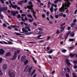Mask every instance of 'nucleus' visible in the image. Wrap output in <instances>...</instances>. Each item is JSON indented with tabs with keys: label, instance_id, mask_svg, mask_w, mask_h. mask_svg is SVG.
Returning a JSON list of instances; mask_svg holds the SVG:
<instances>
[{
	"label": "nucleus",
	"instance_id": "f257e3e1",
	"mask_svg": "<svg viewBox=\"0 0 77 77\" xmlns=\"http://www.w3.org/2000/svg\"><path fill=\"white\" fill-rule=\"evenodd\" d=\"M64 1H66L65 4V5L63 4L62 7L60 8L59 11L60 12H63L65 10L67 9V8H66V7H67V8L69 7V5L71 3L69 2L68 0H64Z\"/></svg>",
	"mask_w": 77,
	"mask_h": 77
},
{
	"label": "nucleus",
	"instance_id": "f03ea898",
	"mask_svg": "<svg viewBox=\"0 0 77 77\" xmlns=\"http://www.w3.org/2000/svg\"><path fill=\"white\" fill-rule=\"evenodd\" d=\"M28 3L29 5H31V6H27V8L31 10L32 13H33V16L34 17V18H35V19H37V17L36 16L35 14H36V12H34V10L32 8V7H33V5H32V2L29 1Z\"/></svg>",
	"mask_w": 77,
	"mask_h": 77
},
{
	"label": "nucleus",
	"instance_id": "7ed1b4c3",
	"mask_svg": "<svg viewBox=\"0 0 77 77\" xmlns=\"http://www.w3.org/2000/svg\"><path fill=\"white\" fill-rule=\"evenodd\" d=\"M9 75L10 77H15V73L11 71L9 72Z\"/></svg>",
	"mask_w": 77,
	"mask_h": 77
},
{
	"label": "nucleus",
	"instance_id": "20e7f679",
	"mask_svg": "<svg viewBox=\"0 0 77 77\" xmlns=\"http://www.w3.org/2000/svg\"><path fill=\"white\" fill-rule=\"evenodd\" d=\"M11 13L13 16H14L16 14H18V11H11Z\"/></svg>",
	"mask_w": 77,
	"mask_h": 77
},
{
	"label": "nucleus",
	"instance_id": "39448f33",
	"mask_svg": "<svg viewBox=\"0 0 77 77\" xmlns=\"http://www.w3.org/2000/svg\"><path fill=\"white\" fill-rule=\"evenodd\" d=\"M7 41L8 43H7L5 41H3V42L4 43L6 44H7L8 45H13V43L12 42L8 41Z\"/></svg>",
	"mask_w": 77,
	"mask_h": 77
},
{
	"label": "nucleus",
	"instance_id": "423d86ee",
	"mask_svg": "<svg viewBox=\"0 0 77 77\" xmlns=\"http://www.w3.org/2000/svg\"><path fill=\"white\" fill-rule=\"evenodd\" d=\"M26 60V57L24 56H23L22 57L21 62H23L25 61Z\"/></svg>",
	"mask_w": 77,
	"mask_h": 77
},
{
	"label": "nucleus",
	"instance_id": "0eeeda50",
	"mask_svg": "<svg viewBox=\"0 0 77 77\" xmlns=\"http://www.w3.org/2000/svg\"><path fill=\"white\" fill-rule=\"evenodd\" d=\"M65 63L66 64H67V65H68V66L69 65H71V64L69 62V60L68 59H66V60Z\"/></svg>",
	"mask_w": 77,
	"mask_h": 77
},
{
	"label": "nucleus",
	"instance_id": "6e6552de",
	"mask_svg": "<svg viewBox=\"0 0 77 77\" xmlns=\"http://www.w3.org/2000/svg\"><path fill=\"white\" fill-rule=\"evenodd\" d=\"M20 51L18 50H15V51L14 55L17 56V54H18L20 53Z\"/></svg>",
	"mask_w": 77,
	"mask_h": 77
},
{
	"label": "nucleus",
	"instance_id": "1a4fd4ad",
	"mask_svg": "<svg viewBox=\"0 0 77 77\" xmlns=\"http://www.w3.org/2000/svg\"><path fill=\"white\" fill-rule=\"evenodd\" d=\"M5 51L3 49H0V54H2L3 55V54H4L5 53Z\"/></svg>",
	"mask_w": 77,
	"mask_h": 77
},
{
	"label": "nucleus",
	"instance_id": "9d476101",
	"mask_svg": "<svg viewBox=\"0 0 77 77\" xmlns=\"http://www.w3.org/2000/svg\"><path fill=\"white\" fill-rule=\"evenodd\" d=\"M10 4H11V6H12V8H14V9H16V8H17V5H13V4H12V3H11V2L10 1Z\"/></svg>",
	"mask_w": 77,
	"mask_h": 77
},
{
	"label": "nucleus",
	"instance_id": "9b49d317",
	"mask_svg": "<svg viewBox=\"0 0 77 77\" xmlns=\"http://www.w3.org/2000/svg\"><path fill=\"white\" fill-rule=\"evenodd\" d=\"M22 30L23 32V33H28V31L26 29V28H22Z\"/></svg>",
	"mask_w": 77,
	"mask_h": 77
},
{
	"label": "nucleus",
	"instance_id": "f8f14e48",
	"mask_svg": "<svg viewBox=\"0 0 77 77\" xmlns=\"http://www.w3.org/2000/svg\"><path fill=\"white\" fill-rule=\"evenodd\" d=\"M11 52H8L6 54L5 56L6 57H9L10 56H11Z\"/></svg>",
	"mask_w": 77,
	"mask_h": 77
},
{
	"label": "nucleus",
	"instance_id": "ddd939ff",
	"mask_svg": "<svg viewBox=\"0 0 77 77\" xmlns=\"http://www.w3.org/2000/svg\"><path fill=\"white\" fill-rule=\"evenodd\" d=\"M3 68L4 69H7L8 68V66L6 64H4L3 66Z\"/></svg>",
	"mask_w": 77,
	"mask_h": 77
},
{
	"label": "nucleus",
	"instance_id": "4468645a",
	"mask_svg": "<svg viewBox=\"0 0 77 77\" xmlns=\"http://www.w3.org/2000/svg\"><path fill=\"white\" fill-rule=\"evenodd\" d=\"M25 27L26 29H28V30L29 32H30L31 31V30L30 29V28H29V26H27V25L25 26Z\"/></svg>",
	"mask_w": 77,
	"mask_h": 77
},
{
	"label": "nucleus",
	"instance_id": "2eb2a0df",
	"mask_svg": "<svg viewBox=\"0 0 77 77\" xmlns=\"http://www.w3.org/2000/svg\"><path fill=\"white\" fill-rule=\"evenodd\" d=\"M1 13H2V12L0 11V17L1 19H3L4 16L1 14Z\"/></svg>",
	"mask_w": 77,
	"mask_h": 77
},
{
	"label": "nucleus",
	"instance_id": "dca6fc26",
	"mask_svg": "<svg viewBox=\"0 0 77 77\" xmlns=\"http://www.w3.org/2000/svg\"><path fill=\"white\" fill-rule=\"evenodd\" d=\"M75 41V39L74 38H69V41L70 42H72V41Z\"/></svg>",
	"mask_w": 77,
	"mask_h": 77
},
{
	"label": "nucleus",
	"instance_id": "f3484780",
	"mask_svg": "<svg viewBox=\"0 0 77 77\" xmlns=\"http://www.w3.org/2000/svg\"><path fill=\"white\" fill-rule=\"evenodd\" d=\"M74 48V45H73L72 47H70L69 48V50L70 51V50H73Z\"/></svg>",
	"mask_w": 77,
	"mask_h": 77
},
{
	"label": "nucleus",
	"instance_id": "a211bd4d",
	"mask_svg": "<svg viewBox=\"0 0 77 77\" xmlns=\"http://www.w3.org/2000/svg\"><path fill=\"white\" fill-rule=\"evenodd\" d=\"M27 68H28V70H29V69H30V66H29V65H27L26 66V67L25 69V71H26V69H27Z\"/></svg>",
	"mask_w": 77,
	"mask_h": 77
},
{
	"label": "nucleus",
	"instance_id": "6ab92c4d",
	"mask_svg": "<svg viewBox=\"0 0 77 77\" xmlns=\"http://www.w3.org/2000/svg\"><path fill=\"white\" fill-rule=\"evenodd\" d=\"M32 18V20L30 19H28V20L29 21V22H30V23H32V21H33L34 20V19L33 18Z\"/></svg>",
	"mask_w": 77,
	"mask_h": 77
},
{
	"label": "nucleus",
	"instance_id": "aec40b11",
	"mask_svg": "<svg viewBox=\"0 0 77 77\" xmlns=\"http://www.w3.org/2000/svg\"><path fill=\"white\" fill-rule=\"evenodd\" d=\"M53 8H54V7H53V6H51V8L50 9V11L52 12H53Z\"/></svg>",
	"mask_w": 77,
	"mask_h": 77
},
{
	"label": "nucleus",
	"instance_id": "412c9836",
	"mask_svg": "<svg viewBox=\"0 0 77 77\" xmlns=\"http://www.w3.org/2000/svg\"><path fill=\"white\" fill-rule=\"evenodd\" d=\"M3 10H4V11H7V10H8V8L7 7H3Z\"/></svg>",
	"mask_w": 77,
	"mask_h": 77
},
{
	"label": "nucleus",
	"instance_id": "4be33fe9",
	"mask_svg": "<svg viewBox=\"0 0 77 77\" xmlns=\"http://www.w3.org/2000/svg\"><path fill=\"white\" fill-rule=\"evenodd\" d=\"M27 16L28 17H29L31 18H33V17H32V15L30 14H28Z\"/></svg>",
	"mask_w": 77,
	"mask_h": 77
},
{
	"label": "nucleus",
	"instance_id": "5701e85b",
	"mask_svg": "<svg viewBox=\"0 0 77 77\" xmlns=\"http://www.w3.org/2000/svg\"><path fill=\"white\" fill-rule=\"evenodd\" d=\"M17 56V55H14L13 57L12 58V60H14L15 59V58H16V57Z\"/></svg>",
	"mask_w": 77,
	"mask_h": 77
},
{
	"label": "nucleus",
	"instance_id": "b1692460",
	"mask_svg": "<svg viewBox=\"0 0 77 77\" xmlns=\"http://www.w3.org/2000/svg\"><path fill=\"white\" fill-rule=\"evenodd\" d=\"M14 34L16 35H21V34L19 33H17V32H14Z\"/></svg>",
	"mask_w": 77,
	"mask_h": 77
},
{
	"label": "nucleus",
	"instance_id": "393cba45",
	"mask_svg": "<svg viewBox=\"0 0 77 77\" xmlns=\"http://www.w3.org/2000/svg\"><path fill=\"white\" fill-rule=\"evenodd\" d=\"M23 1H21L20 2H18V3L19 5H23Z\"/></svg>",
	"mask_w": 77,
	"mask_h": 77
},
{
	"label": "nucleus",
	"instance_id": "a878e982",
	"mask_svg": "<svg viewBox=\"0 0 77 77\" xmlns=\"http://www.w3.org/2000/svg\"><path fill=\"white\" fill-rule=\"evenodd\" d=\"M75 56V54H70V57H74Z\"/></svg>",
	"mask_w": 77,
	"mask_h": 77
},
{
	"label": "nucleus",
	"instance_id": "bb28decb",
	"mask_svg": "<svg viewBox=\"0 0 77 77\" xmlns=\"http://www.w3.org/2000/svg\"><path fill=\"white\" fill-rule=\"evenodd\" d=\"M73 63L74 64H77V60H74L73 61Z\"/></svg>",
	"mask_w": 77,
	"mask_h": 77
},
{
	"label": "nucleus",
	"instance_id": "cd10ccee",
	"mask_svg": "<svg viewBox=\"0 0 77 77\" xmlns=\"http://www.w3.org/2000/svg\"><path fill=\"white\" fill-rule=\"evenodd\" d=\"M67 51L66 50V49H65L62 50V52L63 53H65V52L66 51Z\"/></svg>",
	"mask_w": 77,
	"mask_h": 77
},
{
	"label": "nucleus",
	"instance_id": "c85d7f7f",
	"mask_svg": "<svg viewBox=\"0 0 77 77\" xmlns=\"http://www.w3.org/2000/svg\"><path fill=\"white\" fill-rule=\"evenodd\" d=\"M32 59L34 61V62L35 63H36L37 62V61H36V60H35V58H32Z\"/></svg>",
	"mask_w": 77,
	"mask_h": 77
},
{
	"label": "nucleus",
	"instance_id": "c756f323",
	"mask_svg": "<svg viewBox=\"0 0 77 77\" xmlns=\"http://www.w3.org/2000/svg\"><path fill=\"white\" fill-rule=\"evenodd\" d=\"M29 62V60H26L25 62H24V65H26L27 63Z\"/></svg>",
	"mask_w": 77,
	"mask_h": 77
},
{
	"label": "nucleus",
	"instance_id": "7c9ffc66",
	"mask_svg": "<svg viewBox=\"0 0 77 77\" xmlns=\"http://www.w3.org/2000/svg\"><path fill=\"white\" fill-rule=\"evenodd\" d=\"M72 75H73V77H77V76H76V75L75 74V73H72Z\"/></svg>",
	"mask_w": 77,
	"mask_h": 77
},
{
	"label": "nucleus",
	"instance_id": "2f4dec72",
	"mask_svg": "<svg viewBox=\"0 0 77 77\" xmlns=\"http://www.w3.org/2000/svg\"><path fill=\"white\" fill-rule=\"evenodd\" d=\"M0 11L1 12H3V11H4L3 9V8L2 7H0Z\"/></svg>",
	"mask_w": 77,
	"mask_h": 77
},
{
	"label": "nucleus",
	"instance_id": "473e14b6",
	"mask_svg": "<svg viewBox=\"0 0 77 77\" xmlns=\"http://www.w3.org/2000/svg\"><path fill=\"white\" fill-rule=\"evenodd\" d=\"M67 69L69 73L70 72V69L69 68L67 67Z\"/></svg>",
	"mask_w": 77,
	"mask_h": 77
},
{
	"label": "nucleus",
	"instance_id": "72a5a7b5",
	"mask_svg": "<svg viewBox=\"0 0 77 77\" xmlns=\"http://www.w3.org/2000/svg\"><path fill=\"white\" fill-rule=\"evenodd\" d=\"M53 52V51L51 50L50 51H48V53L49 54H50V53H52Z\"/></svg>",
	"mask_w": 77,
	"mask_h": 77
},
{
	"label": "nucleus",
	"instance_id": "f704fd0d",
	"mask_svg": "<svg viewBox=\"0 0 77 77\" xmlns=\"http://www.w3.org/2000/svg\"><path fill=\"white\" fill-rule=\"evenodd\" d=\"M3 60V59L2 58L0 57V63H1L2 62V60Z\"/></svg>",
	"mask_w": 77,
	"mask_h": 77
},
{
	"label": "nucleus",
	"instance_id": "c9c22d12",
	"mask_svg": "<svg viewBox=\"0 0 77 77\" xmlns=\"http://www.w3.org/2000/svg\"><path fill=\"white\" fill-rule=\"evenodd\" d=\"M59 15H55V18H57V19L58 18H59Z\"/></svg>",
	"mask_w": 77,
	"mask_h": 77
},
{
	"label": "nucleus",
	"instance_id": "e433bc0d",
	"mask_svg": "<svg viewBox=\"0 0 77 77\" xmlns=\"http://www.w3.org/2000/svg\"><path fill=\"white\" fill-rule=\"evenodd\" d=\"M3 27H7V25H6L5 23L3 24Z\"/></svg>",
	"mask_w": 77,
	"mask_h": 77
},
{
	"label": "nucleus",
	"instance_id": "4c0bfd02",
	"mask_svg": "<svg viewBox=\"0 0 77 77\" xmlns=\"http://www.w3.org/2000/svg\"><path fill=\"white\" fill-rule=\"evenodd\" d=\"M22 17H26V14H22L21 15Z\"/></svg>",
	"mask_w": 77,
	"mask_h": 77
},
{
	"label": "nucleus",
	"instance_id": "58836bf2",
	"mask_svg": "<svg viewBox=\"0 0 77 77\" xmlns=\"http://www.w3.org/2000/svg\"><path fill=\"white\" fill-rule=\"evenodd\" d=\"M66 77H69V74H68V73H66Z\"/></svg>",
	"mask_w": 77,
	"mask_h": 77
},
{
	"label": "nucleus",
	"instance_id": "ea45409f",
	"mask_svg": "<svg viewBox=\"0 0 77 77\" xmlns=\"http://www.w3.org/2000/svg\"><path fill=\"white\" fill-rule=\"evenodd\" d=\"M50 38H51V37H50V36L48 37L47 39V40L48 41V40H49V39H50Z\"/></svg>",
	"mask_w": 77,
	"mask_h": 77
},
{
	"label": "nucleus",
	"instance_id": "a19ab883",
	"mask_svg": "<svg viewBox=\"0 0 77 77\" xmlns=\"http://www.w3.org/2000/svg\"><path fill=\"white\" fill-rule=\"evenodd\" d=\"M75 25V23H72L71 25V27H73V26H74V25Z\"/></svg>",
	"mask_w": 77,
	"mask_h": 77
},
{
	"label": "nucleus",
	"instance_id": "79ce46f5",
	"mask_svg": "<svg viewBox=\"0 0 77 77\" xmlns=\"http://www.w3.org/2000/svg\"><path fill=\"white\" fill-rule=\"evenodd\" d=\"M71 36L72 37H74V33H72L71 35Z\"/></svg>",
	"mask_w": 77,
	"mask_h": 77
},
{
	"label": "nucleus",
	"instance_id": "37998d69",
	"mask_svg": "<svg viewBox=\"0 0 77 77\" xmlns=\"http://www.w3.org/2000/svg\"><path fill=\"white\" fill-rule=\"evenodd\" d=\"M35 70H34L33 71V72L32 73V75H33V74L34 73H35Z\"/></svg>",
	"mask_w": 77,
	"mask_h": 77
},
{
	"label": "nucleus",
	"instance_id": "c03bdc74",
	"mask_svg": "<svg viewBox=\"0 0 77 77\" xmlns=\"http://www.w3.org/2000/svg\"><path fill=\"white\" fill-rule=\"evenodd\" d=\"M59 32H60L59 30H57V32H56V33H57V34H59Z\"/></svg>",
	"mask_w": 77,
	"mask_h": 77
},
{
	"label": "nucleus",
	"instance_id": "a18cd8bd",
	"mask_svg": "<svg viewBox=\"0 0 77 77\" xmlns=\"http://www.w3.org/2000/svg\"><path fill=\"white\" fill-rule=\"evenodd\" d=\"M63 13H60L59 14V16L60 17H62V16H63Z\"/></svg>",
	"mask_w": 77,
	"mask_h": 77
},
{
	"label": "nucleus",
	"instance_id": "49530a36",
	"mask_svg": "<svg viewBox=\"0 0 77 77\" xmlns=\"http://www.w3.org/2000/svg\"><path fill=\"white\" fill-rule=\"evenodd\" d=\"M17 10H20L21 8H20V7H17Z\"/></svg>",
	"mask_w": 77,
	"mask_h": 77
},
{
	"label": "nucleus",
	"instance_id": "de8ad7c7",
	"mask_svg": "<svg viewBox=\"0 0 77 77\" xmlns=\"http://www.w3.org/2000/svg\"><path fill=\"white\" fill-rule=\"evenodd\" d=\"M58 0H56L54 1V3H58Z\"/></svg>",
	"mask_w": 77,
	"mask_h": 77
},
{
	"label": "nucleus",
	"instance_id": "09e8293b",
	"mask_svg": "<svg viewBox=\"0 0 77 77\" xmlns=\"http://www.w3.org/2000/svg\"><path fill=\"white\" fill-rule=\"evenodd\" d=\"M71 27H68L67 28V30H71Z\"/></svg>",
	"mask_w": 77,
	"mask_h": 77
},
{
	"label": "nucleus",
	"instance_id": "8fccbe9b",
	"mask_svg": "<svg viewBox=\"0 0 77 77\" xmlns=\"http://www.w3.org/2000/svg\"><path fill=\"white\" fill-rule=\"evenodd\" d=\"M44 42V40H42V41H39V42L42 43V42Z\"/></svg>",
	"mask_w": 77,
	"mask_h": 77
},
{
	"label": "nucleus",
	"instance_id": "3c124183",
	"mask_svg": "<svg viewBox=\"0 0 77 77\" xmlns=\"http://www.w3.org/2000/svg\"><path fill=\"white\" fill-rule=\"evenodd\" d=\"M42 17H43V18H45V14H43L42 15Z\"/></svg>",
	"mask_w": 77,
	"mask_h": 77
},
{
	"label": "nucleus",
	"instance_id": "603ef678",
	"mask_svg": "<svg viewBox=\"0 0 77 77\" xmlns=\"http://www.w3.org/2000/svg\"><path fill=\"white\" fill-rule=\"evenodd\" d=\"M38 30H40V31H42V29L41 28H39Z\"/></svg>",
	"mask_w": 77,
	"mask_h": 77
},
{
	"label": "nucleus",
	"instance_id": "864d4df0",
	"mask_svg": "<svg viewBox=\"0 0 77 77\" xmlns=\"http://www.w3.org/2000/svg\"><path fill=\"white\" fill-rule=\"evenodd\" d=\"M20 17H21V15H20V14H19L17 16V18H20Z\"/></svg>",
	"mask_w": 77,
	"mask_h": 77
},
{
	"label": "nucleus",
	"instance_id": "5fc2aeb1",
	"mask_svg": "<svg viewBox=\"0 0 77 77\" xmlns=\"http://www.w3.org/2000/svg\"><path fill=\"white\" fill-rule=\"evenodd\" d=\"M20 55H19L18 57L17 60H18L20 59Z\"/></svg>",
	"mask_w": 77,
	"mask_h": 77
},
{
	"label": "nucleus",
	"instance_id": "6e6d98bb",
	"mask_svg": "<svg viewBox=\"0 0 77 77\" xmlns=\"http://www.w3.org/2000/svg\"><path fill=\"white\" fill-rule=\"evenodd\" d=\"M3 74V73H2V71H1V70H0V75H2Z\"/></svg>",
	"mask_w": 77,
	"mask_h": 77
},
{
	"label": "nucleus",
	"instance_id": "4d7b16f0",
	"mask_svg": "<svg viewBox=\"0 0 77 77\" xmlns=\"http://www.w3.org/2000/svg\"><path fill=\"white\" fill-rule=\"evenodd\" d=\"M25 20H26V21H27L28 20V19L26 17H25Z\"/></svg>",
	"mask_w": 77,
	"mask_h": 77
},
{
	"label": "nucleus",
	"instance_id": "13d9d810",
	"mask_svg": "<svg viewBox=\"0 0 77 77\" xmlns=\"http://www.w3.org/2000/svg\"><path fill=\"white\" fill-rule=\"evenodd\" d=\"M20 14H23V11H22V10H20Z\"/></svg>",
	"mask_w": 77,
	"mask_h": 77
},
{
	"label": "nucleus",
	"instance_id": "bf43d9fd",
	"mask_svg": "<svg viewBox=\"0 0 77 77\" xmlns=\"http://www.w3.org/2000/svg\"><path fill=\"white\" fill-rule=\"evenodd\" d=\"M64 28H65V27L63 28V29L62 30H61L60 31V32H63V30H64Z\"/></svg>",
	"mask_w": 77,
	"mask_h": 77
},
{
	"label": "nucleus",
	"instance_id": "052dcab7",
	"mask_svg": "<svg viewBox=\"0 0 77 77\" xmlns=\"http://www.w3.org/2000/svg\"><path fill=\"white\" fill-rule=\"evenodd\" d=\"M57 8L54 9L55 12H56V11H57Z\"/></svg>",
	"mask_w": 77,
	"mask_h": 77
},
{
	"label": "nucleus",
	"instance_id": "680f3d73",
	"mask_svg": "<svg viewBox=\"0 0 77 77\" xmlns=\"http://www.w3.org/2000/svg\"><path fill=\"white\" fill-rule=\"evenodd\" d=\"M77 12V9L75 11V14H76Z\"/></svg>",
	"mask_w": 77,
	"mask_h": 77
},
{
	"label": "nucleus",
	"instance_id": "e2e57ef3",
	"mask_svg": "<svg viewBox=\"0 0 77 77\" xmlns=\"http://www.w3.org/2000/svg\"><path fill=\"white\" fill-rule=\"evenodd\" d=\"M1 2L2 3H4V1H3V0H1Z\"/></svg>",
	"mask_w": 77,
	"mask_h": 77
},
{
	"label": "nucleus",
	"instance_id": "0e129e2a",
	"mask_svg": "<svg viewBox=\"0 0 77 77\" xmlns=\"http://www.w3.org/2000/svg\"><path fill=\"white\" fill-rule=\"evenodd\" d=\"M76 21L77 20H76V19H75L73 21V23H75Z\"/></svg>",
	"mask_w": 77,
	"mask_h": 77
},
{
	"label": "nucleus",
	"instance_id": "69168bd1",
	"mask_svg": "<svg viewBox=\"0 0 77 77\" xmlns=\"http://www.w3.org/2000/svg\"><path fill=\"white\" fill-rule=\"evenodd\" d=\"M49 58H50V59H52V57L51 56V55H50L49 56Z\"/></svg>",
	"mask_w": 77,
	"mask_h": 77
},
{
	"label": "nucleus",
	"instance_id": "338daca9",
	"mask_svg": "<svg viewBox=\"0 0 77 77\" xmlns=\"http://www.w3.org/2000/svg\"><path fill=\"white\" fill-rule=\"evenodd\" d=\"M50 17H51V19H53V16H52V15H50Z\"/></svg>",
	"mask_w": 77,
	"mask_h": 77
},
{
	"label": "nucleus",
	"instance_id": "774afa93",
	"mask_svg": "<svg viewBox=\"0 0 77 77\" xmlns=\"http://www.w3.org/2000/svg\"><path fill=\"white\" fill-rule=\"evenodd\" d=\"M63 17H66V14H63Z\"/></svg>",
	"mask_w": 77,
	"mask_h": 77
}]
</instances>
